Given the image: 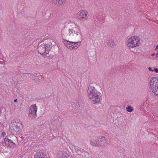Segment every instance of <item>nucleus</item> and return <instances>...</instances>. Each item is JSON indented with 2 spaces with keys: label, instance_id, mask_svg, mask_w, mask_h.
Masks as SVG:
<instances>
[{
  "label": "nucleus",
  "instance_id": "nucleus-1",
  "mask_svg": "<svg viewBox=\"0 0 158 158\" xmlns=\"http://www.w3.org/2000/svg\"><path fill=\"white\" fill-rule=\"evenodd\" d=\"M63 35L73 41H77L81 39L80 30L74 24L70 25L68 29H64Z\"/></svg>",
  "mask_w": 158,
  "mask_h": 158
},
{
  "label": "nucleus",
  "instance_id": "nucleus-2",
  "mask_svg": "<svg viewBox=\"0 0 158 158\" xmlns=\"http://www.w3.org/2000/svg\"><path fill=\"white\" fill-rule=\"evenodd\" d=\"M87 93L89 98L94 104L99 103L102 99V95L101 93L91 85L89 86Z\"/></svg>",
  "mask_w": 158,
  "mask_h": 158
},
{
  "label": "nucleus",
  "instance_id": "nucleus-3",
  "mask_svg": "<svg viewBox=\"0 0 158 158\" xmlns=\"http://www.w3.org/2000/svg\"><path fill=\"white\" fill-rule=\"evenodd\" d=\"M140 39L138 36H133L129 38L127 40V46L130 50L132 52H134L135 50L133 49L137 47L139 45L140 42Z\"/></svg>",
  "mask_w": 158,
  "mask_h": 158
},
{
  "label": "nucleus",
  "instance_id": "nucleus-4",
  "mask_svg": "<svg viewBox=\"0 0 158 158\" xmlns=\"http://www.w3.org/2000/svg\"><path fill=\"white\" fill-rule=\"evenodd\" d=\"M23 125L19 119H16L13 120L10 125V128L13 133L18 134L21 131Z\"/></svg>",
  "mask_w": 158,
  "mask_h": 158
},
{
  "label": "nucleus",
  "instance_id": "nucleus-5",
  "mask_svg": "<svg viewBox=\"0 0 158 158\" xmlns=\"http://www.w3.org/2000/svg\"><path fill=\"white\" fill-rule=\"evenodd\" d=\"M38 50L40 54L45 56L49 53L50 49L47 48L44 43H40L38 45Z\"/></svg>",
  "mask_w": 158,
  "mask_h": 158
},
{
  "label": "nucleus",
  "instance_id": "nucleus-6",
  "mask_svg": "<svg viewBox=\"0 0 158 158\" xmlns=\"http://www.w3.org/2000/svg\"><path fill=\"white\" fill-rule=\"evenodd\" d=\"M37 107L35 104L31 105L30 107L29 110V116L34 118L36 117V112L37 111Z\"/></svg>",
  "mask_w": 158,
  "mask_h": 158
},
{
  "label": "nucleus",
  "instance_id": "nucleus-7",
  "mask_svg": "<svg viewBox=\"0 0 158 158\" xmlns=\"http://www.w3.org/2000/svg\"><path fill=\"white\" fill-rule=\"evenodd\" d=\"M99 147H106L108 144V139L104 136L99 137Z\"/></svg>",
  "mask_w": 158,
  "mask_h": 158
},
{
  "label": "nucleus",
  "instance_id": "nucleus-8",
  "mask_svg": "<svg viewBox=\"0 0 158 158\" xmlns=\"http://www.w3.org/2000/svg\"><path fill=\"white\" fill-rule=\"evenodd\" d=\"M99 137L97 136L93 137L90 140V145L95 146L99 147Z\"/></svg>",
  "mask_w": 158,
  "mask_h": 158
},
{
  "label": "nucleus",
  "instance_id": "nucleus-9",
  "mask_svg": "<svg viewBox=\"0 0 158 158\" xmlns=\"http://www.w3.org/2000/svg\"><path fill=\"white\" fill-rule=\"evenodd\" d=\"M3 143L5 144V146L9 147H14L16 146V144L10 139L8 138H5L4 139Z\"/></svg>",
  "mask_w": 158,
  "mask_h": 158
},
{
  "label": "nucleus",
  "instance_id": "nucleus-10",
  "mask_svg": "<svg viewBox=\"0 0 158 158\" xmlns=\"http://www.w3.org/2000/svg\"><path fill=\"white\" fill-rule=\"evenodd\" d=\"M150 84L151 88L154 86H155L158 85V78L152 77L150 79Z\"/></svg>",
  "mask_w": 158,
  "mask_h": 158
},
{
  "label": "nucleus",
  "instance_id": "nucleus-11",
  "mask_svg": "<svg viewBox=\"0 0 158 158\" xmlns=\"http://www.w3.org/2000/svg\"><path fill=\"white\" fill-rule=\"evenodd\" d=\"M79 13L80 18L81 19H86L89 16L88 13L85 10H81Z\"/></svg>",
  "mask_w": 158,
  "mask_h": 158
},
{
  "label": "nucleus",
  "instance_id": "nucleus-12",
  "mask_svg": "<svg viewBox=\"0 0 158 158\" xmlns=\"http://www.w3.org/2000/svg\"><path fill=\"white\" fill-rule=\"evenodd\" d=\"M45 43L44 44H45V46L47 48H48L50 49L51 48H52V45H54V43L53 40L50 39H47L45 42Z\"/></svg>",
  "mask_w": 158,
  "mask_h": 158
},
{
  "label": "nucleus",
  "instance_id": "nucleus-13",
  "mask_svg": "<svg viewBox=\"0 0 158 158\" xmlns=\"http://www.w3.org/2000/svg\"><path fill=\"white\" fill-rule=\"evenodd\" d=\"M79 40H78L77 41H73V46L72 47V46H70V49H77L78 47H79L81 44V42L80 41H79Z\"/></svg>",
  "mask_w": 158,
  "mask_h": 158
},
{
  "label": "nucleus",
  "instance_id": "nucleus-14",
  "mask_svg": "<svg viewBox=\"0 0 158 158\" xmlns=\"http://www.w3.org/2000/svg\"><path fill=\"white\" fill-rule=\"evenodd\" d=\"M46 155L43 152L37 153L34 155V158H45Z\"/></svg>",
  "mask_w": 158,
  "mask_h": 158
},
{
  "label": "nucleus",
  "instance_id": "nucleus-15",
  "mask_svg": "<svg viewBox=\"0 0 158 158\" xmlns=\"http://www.w3.org/2000/svg\"><path fill=\"white\" fill-rule=\"evenodd\" d=\"M64 43L65 45L69 48L70 49V46L72 47L73 46V41H69L66 40H64Z\"/></svg>",
  "mask_w": 158,
  "mask_h": 158
},
{
  "label": "nucleus",
  "instance_id": "nucleus-16",
  "mask_svg": "<svg viewBox=\"0 0 158 158\" xmlns=\"http://www.w3.org/2000/svg\"><path fill=\"white\" fill-rule=\"evenodd\" d=\"M115 45V44L114 42V40L112 38L110 39L108 42V47L111 48H114Z\"/></svg>",
  "mask_w": 158,
  "mask_h": 158
},
{
  "label": "nucleus",
  "instance_id": "nucleus-17",
  "mask_svg": "<svg viewBox=\"0 0 158 158\" xmlns=\"http://www.w3.org/2000/svg\"><path fill=\"white\" fill-rule=\"evenodd\" d=\"M152 92L156 95H158V85L151 87Z\"/></svg>",
  "mask_w": 158,
  "mask_h": 158
},
{
  "label": "nucleus",
  "instance_id": "nucleus-18",
  "mask_svg": "<svg viewBox=\"0 0 158 158\" xmlns=\"http://www.w3.org/2000/svg\"><path fill=\"white\" fill-rule=\"evenodd\" d=\"M80 155L84 158H89V153L86 151H85L83 153L80 154Z\"/></svg>",
  "mask_w": 158,
  "mask_h": 158
},
{
  "label": "nucleus",
  "instance_id": "nucleus-19",
  "mask_svg": "<svg viewBox=\"0 0 158 158\" xmlns=\"http://www.w3.org/2000/svg\"><path fill=\"white\" fill-rule=\"evenodd\" d=\"M59 154L61 155V158H68L69 157V155L65 152H60Z\"/></svg>",
  "mask_w": 158,
  "mask_h": 158
},
{
  "label": "nucleus",
  "instance_id": "nucleus-20",
  "mask_svg": "<svg viewBox=\"0 0 158 158\" xmlns=\"http://www.w3.org/2000/svg\"><path fill=\"white\" fill-rule=\"evenodd\" d=\"M5 81L4 77L2 75H0V84H2Z\"/></svg>",
  "mask_w": 158,
  "mask_h": 158
},
{
  "label": "nucleus",
  "instance_id": "nucleus-21",
  "mask_svg": "<svg viewBox=\"0 0 158 158\" xmlns=\"http://www.w3.org/2000/svg\"><path fill=\"white\" fill-rule=\"evenodd\" d=\"M126 108L127 110L129 112H131L133 110L132 107L131 106H129L126 107Z\"/></svg>",
  "mask_w": 158,
  "mask_h": 158
},
{
  "label": "nucleus",
  "instance_id": "nucleus-22",
  "mask_svg": "<svg viewBox=\"0 0 158 158\" xmlns=\"http://www.w3.org/2000/svg\"><path fill=\"white\" fill-rule=\"evenodd\" d=\"M85 152V151L82 149H81L77 150L78 153L80 155V154H82Z\"/></svg>",
  "mask_w": 158,
  "mask_h": 158
},
{
  "label": "nucleus",
  "instance_id": "nucleus-23",
  "mask_svg": "<svg viewBox=\"0 0 158 158\" xmlns=\"http://www.w3.org/2000/svg\"><path fill=\"white\" fill-rule=\"evenodd\" d=\"M65 1V0H60L59 1V2H58L59 4H63Z\"/></svg>",
  "mask_w": 158,
  "mask_h": 158
},
{
  "label": "nucleus",
  "instance_id": "nucleus-24",
  "mask_svg": "<svg viewBox=\"0 0 158 158\" xmlns=\"http://www.w3.org/2000/svg\"><path fill=\"white\" fill-rule=\"evenodd\" d=\"M52 2L54 3L55 2H57L58 3V2H59V1H60V0H51Z\"/></svg>",
  "mask_w": 158,
  "mask_h": 158
},
{
  "label": "nucleus",
  "instance_id": "nucleus-25",
  "mask_svg": "<svg viewBox=\"0 0 158 158\" xmlns=\"http://www.w3.org/2000/svg\"><path fill=\"white\" fill-rule=\"evenodd\" d=\"M153 70L156 73H158V69L157 68H155Z\"/></svg>",
  "mask_w": 158,
  "mask_h": 158
},
{
  "label": "nucleus",
  "instance_id": "nucleus-26",
  "mask_svg": "<svg viewBox=\"0 0 158 158\" xmlns=\"http://www.w3.org/2000/svg\"><path fill=\"white\" fill-rule=\"evenodd\" d=\"M6 135V133L4 132H3L1 134V135L3 136V137L5 136Z\"/></svg>",
  "mask_w": 158,
  "mask_h": 158
},
{
  "label": "nucleus",
  "instance_id": "nucleus-27",
  "mask_svg": "<svg viewBox=\"0 0 158 158\" xmlns=\"http://www.w3.org/2000/svg\"><path fill=\"white\" fill-rule=\"evenodd\" d=\"M148 69L149 70V71H154V70H152V69L150 67H149L148 68Z\"/></svg>",
  "mask_w": 158,
  "mask_h": 158
},
{
  "label": "nucleus",
  "instance_id": "nucleus-28",
  "mask_svg": "<svg viewBox=\"0 0 158 158\" xmlns=\"http://www.w3.org/2000/svg\"><path fill=\"white\" fill-rule=\"evenodd\" d=\"M158 48V45H157L156 47V48L155 49V50H156Z\"/></svg>",
  "mask_w": 158,
  "mask_h": 158
},
{
  "label": "nucleus",
  "instance_id": "nucleus-29",
  "mask_svg": "<svg viewBox=\"0 0 158 158\" xmlns=\"http://www.w3.org/2000/svg\"><path fill=\"white\" fill-rule=\"evenodd\" d=\"M17 99H15L14 100V102H17Z\"/></svg>",
  "mask_w": 158,
  "mask_h": 158
},
{
  "label": "nucleus",
  "instance_id": "nucleus-30",
  "mask_svg": "<svg viewBox=\"0 0 158 158\" xmlns=\"http://www.w3.org/2000/svg\"><path fill=\"white\" fill-rule=\"evenodd\" d=\"M3 64V62L2 61H0V64Z\"/></svg>",
  "mask_w": 158,
  "mask_h": 158
},
{
  "label": "nucleus",
  "instance_id": "nucleus-31",
  "mask_svg": "<svg viewBox=\"0 0 158 158\" xmlns=\"http://www.w3.org/2000/svg\"><path fill=\"white\" fill-rule=\"evenodd\" d=\"M155 55V54L154 53H153V54H152V55H151V56H154Z\"/></svg>",
  "mask_w": 158,
  "mask_h": 158
},
{
  "label": "nucleus",
  "instance_id": "nucleus-32",
  "mask_svg": "<svg viewBox=\"0 0 158 158\" xmlns=\"http://www.w3.org/2000/svg\"><path fill=\"white\" fill-rule=\"evenodd\" d=\"M156 57H158V56H157V55H158V53H157L156 54Z\"/></svg>",
  "mask_w": 158,
  "mask_h": 158
},
{
  "label": "nucleus",
  "instance_id": "nucleus-33",
  "mask_svg": "<svg viewBox=\"0 0 158 158\" xmlns=\"http://www.w3.org/2000/svg\"><path fill=\"white\" fill-rule=\"evenodd\" d=\"M1 59V60H3L2 59H1H1Z\"/></svg>",
  "mask_w": 158,
  "mask_h": 158
}]
</instances>
